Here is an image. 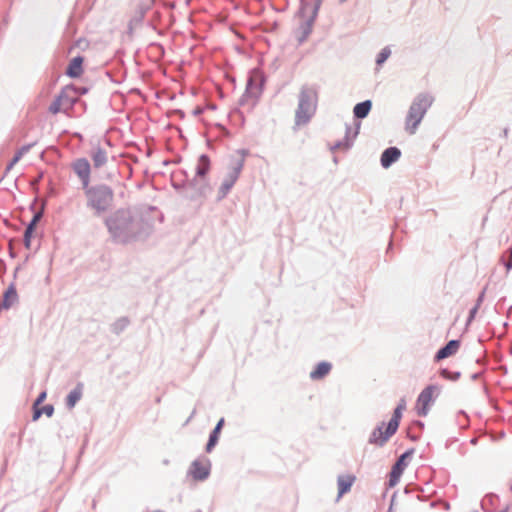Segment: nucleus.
Listing matches in <instances>:
<instances>
[{"label": "nucleus", "mask_w": 512, "mask_h": 512, "mask_svg": "<svg viewBox=\"0 0 512 512\" xmlns=\"http://www.w3.org/2000/svg\"><path fill=\"white\" fill-rule=\"evenodd\" d=\"M105 225L117 242L127 243L146 237L150 225L145 219L130 209H118L105 219Z\"/></svg>", "instance_id": "1"}, {"label": "nucleus", "mask_w": 512, "mask_h": 512, "mask_svg": "<svg viewBox=\"0 0 512 512\" xmlns=\"http://www.w3.org/2000/svg\"><path fill=\"white\" fill-rule=\"evenodd\" d=\"M86 197V206L95 216H101L112 206L114 200L113 189L106 184L87 185L82 188Z\"/></svg>", "instance_id": "2"}, {"label": "nucleus", "mask_w": 512, "mask_h": 512, "mask_svg": "<svg viewBox=\"0 0 512 512\" xmlns=\"http://www.w3.org/2000/svg\"><path fill=\"white\" fill-rule=\"evenodd\" d=\"M318 94L314 87L303 85L298 96V106L295 111V125L303 126L309 123L317 109Z\"/></svg>", "instance_id": "3"}, {"label": "nucleus", "mask_w": 512, "mask_h": 512, "mask_svg": "<svg viewBox=\"0 0 512 512\" xmlns=\"http://www.w3.org/2000/svg\"><path fill=\"white\" fill-rule=\"evenodd\" d=\"M210 167L211 162L209 156L206 154L200 155L195 168V176L189 181V186H192L195 192L192 194H186L187 199L197 200L199 198H204L211 192V186L206 180V175L208 174Z\"/></svg>", "instance_id": "4"}, {"label": "nucleus", "mask_w": 512, "mask_h": 512, "mask_svg": "<svg viewBox=\"0 0 512 512\" xmlns=\"http://www.w3.org/2000/svg\"><path fill=\"white\" fill-rule=\"evenodd\" d=\"M432 103L433 97L427 93H421L414 98L406 116V129L410 134L415 133Z\"/></svg>", "instance_id": "5"}, {"label": "nucleus", "mask_w": 512, "mask_h": 512, "mask_svg": "<svg viewBox=\"0 0 512 512\" xmlns=\"http://www.w3.org/2000/svg\"><path fill=\"white\" fill-rule=\"evenodd\" d=\"M321 0H316L314 4L307 0L300 1L299 15L304 20L300 24L301 37L299 38V42H304L307 37L312 32L313 24L316 20L319 8H320Z\"/></svg>", "instance_id": "6"}, {"label": "nucleus", "mask_w": 512, "mask_h": 512, "mask_svg": "<svg viewBox=\"0 0 512 512\" xmlns=\"http://www.w3.org/2000/svg\"><path fill=\"white\" fill-rule=\"evenodd\" d=\"M241 153L242 156L240 158L232 161L229 171L218 189V201L223 200L228 195L241 174L244 167L246 152L242 150Z\"/></svg>", "instance_id": "7"}, {"label": "nucleus", "mask_w": 512, "mask_h": 512, "mask_svg": "<svg viewBox=\"0 0 512 512\" xmlns=\"http://www.w3.org/2000/svg\"><path fill=\"white\" fill-rule=\"evenodd\" d=\"M414 452L415 449L410 448L397 458L389 473L388 484L390 487L395 486L399 482L401 475L408 465L407 459L411 458Z\"/></svg>", "instance_id": "8"}, {"label": "nucleus", "mask_w": 512, "mask_h": 512, "mask_svg": "<svg viewBox=\"0 0 512 512\" xmlns=\"http://www.w3.org/2000/svg\"><path fill=\"white\" fill-rule=\"evenodd\" d=\"M438 390V386L436 385H428L426 386L417 398V414L421 417H425L428 415L430 410V405L434 402L433 392Z\"/></svg>", "instance_id": "9"}, {"label": "nucleus", "mask_w": 512, "mask_h": 512, "mask_svg": "<svg viewBox=\"0 0 512 512\" xmlns=\"http://www.w3.org/2000/svg\"><path fill=\"white\" fill-rule=\"evenodd\" d=\"M74 173L79 177L82 188L90 184L91 165L86 158L76 159L72 163Z\"/></svg>", "instance_id": "10"}, {"label": "nucleus", "mask_w": 512, "mask_h": 512, "mask_svg": "<svg viewBox=\"0 0 512 512\" xmlns=\"http://www.w3.org/2000/svg\"><path fill=\"white\" fill-rule=\"evenodd\" d=\"M74 100L68 96V94L62 90L58 96L50 104L48 110L52 114H57L61 111L70 109L73 105Z\"/></svg>", "instance_id": "11"}, {"label": "nucleus", "mask_w": 512, "mask_h": 512, "mask_svg": "<svg viewBox=\"0 0 512 512\" xmlns=\"http://www.w3.org/2000/svg\"><path fill=\"white\" fill-rule=\"evenodd\" d=\"M210 469L211 463L209 460L206 461V464H203L199 460H194L189 468V474L194 480L204 481L209 477Z\"/></svg>", "instance_id": "12"}, {"label": "nucleus", "mask_w": 512, "mask_h": 512, "mask_svg": "<svg viewBox=\"0 0 512 512\" xmlns=\"http://www.w3.org/2000/svg\"><path fill=\"white\" fill-rule=\"evenodd\" d=\"M461 345L460 340L452 339L448 341L444 346H442L435 354L434 361L439 362L443 359H446L452 355H454Z\"/></svg>", "instance_id": "13"}, {"label": "nucleus", "mask_w": 512, "mask_h": 512, "mask_svg": "<svg viewBox=\"0 0 512 512\" xmlns=\"http://www.w3.org/2000/svg\"><path fill=\"white\" fill-rule=\"evenodd\" d=\"M261 93V85L254 82L252 78L247 81L244 94L239 100L240 105H244L249 99H252V104L255 103Z\"/></svg>", "instance_id": "14"}, {"label": "nucleus", "mask_w": 512, "mask_h": 512, "mask_svg": "<svg viewBox=\"0 0 512 512\" xmlns=\"http://www.w3.org/2000/svg\"><path fill=\"white\" fill-rule=\"evenodd\" d=\"M360 129V123L358 122L354 129H352L350 126L346 127V133L344 140L338 141L335 143V145L332 147V150L335 149H344L348 150L353 145L354 139L357 137Z\"/></svg>", "instance_id": "15"}, {"label": "nucleus", "mask_w": 512, "mask_h": 512, "mask_svg": "<svg viewBox=\"0 0 512 512\" xmlns=\"http://www.w3.org/2000/svg\"><path fill=\"white\" fill-rule=\"evenodd\" d=\"M402 414L403 410L395 407L392 417L387 423L384 440H389L397 432L402 419Z\"/></svg>", "instance_id": "16"}, {"label": "nucleus", "mask_w": 512, "mask_h": 512, "mask_svg": "<svg viewBox=\"0 0 512 512\" xmlns=\"http://www.w3.org/2000/svg\"><path fill=\"white\" fill-rule=\"evenodd\" d=\"M154 0H133V5L135 8V13L133 15L132 20L136 22H141L145 17L148 10L153 5Z\"/></svg>", "instance_id": "17"}, {"label": "nucleus", "mask_w": 512, "mask_h": 512, "mask_svg": "<svg viewBox=\"0 0 512 512\" xmlns=\"http://www.w3.org/2000/svg\"><path fill=\"white\" fill-rule=\"evenodd\" d=\"M18 301V294L16 287L13 283L9 285V287L3 293V299L0 303V312L2 310L10 309L15 302Z\"/></svg>", "instance_id": "18"}, {"label": "nucleus", "mask_w": 512, "mask_h": 512, "mask_svg": "<svg viewBox=\"0 0 512 512\" xmlns=\"http://www.w3.org/2000/svg\"><path fill=\"white\" fill-rule=\"evenodd\" d=\"M401 157V151L397 147L385 149L381 155L380 162L383 168H389Z\"/></svg>", "instance_id": "19"}, {"label": "nucleus", "mask_w": 512, "mask_h": 512, "mask_svg": "<svg viewBox=\"0 0 512 512\" xmlns=\"http://www.w3.org/2000/svg\"><path fill=\"white\" fill-rule=\"evenodd\" d=\"M224 423H225L224 418H221L217 422V424L215 425L213 430L210 432L209 438H208V442H207L206 447H205V450H206L207 453L212 452V450L217 445V443L219 441L220 434H221V430H222V428L224 426Z\"/></svg>", "instance_id": "20"}, {"label": "nucleus", "mask_w": 512, "mask_h": 512, "mask_svg": "<svg viewBox=\"0 0 512 512\" xmlns=\"http://www.w3.org/2000/svg\"><path fill=\"white\" fill-rule=\"evenodd\" d=\"M356 477L354 475H339L337 478L338 485V496L337 498H341L344 494L348 493L351 490L353 483L355 482Z\"/></svg>", "instance_id": "21"}, {"label": "nucleus", "mask_w": 512, "mask_h": 512, "mask_svg": "<svg viewBox=\"0 0 512 512\" xmlns=\"http://www.w3.org/2000/svg\"><path fill=\"white\" fill-rule=\"evenodd\" d=\"M90 157L93 161V167L96 169L103 167L108 160L106 150L100 146H97L91 150Z\"/></svg>", "instance_id": "22"}, {"label": "nucleus", "mask_w": 512, "mask_h": 512, "mask_svg": "<svg viewBox=\"0 0 512 512\" xmlns=\"http://www.w3.org/2000/svg\"><path fill=\"white\" fill-rule=\"evenodd\" d=\"M385 423L381 422L376 428L373 429L369 436V444L376 445L378 447H383L388 440H384L385 431H383Z\"/></svg>", "instance_id": "23"}, {"label": "nucleus", "mask_w": 512, "mask_h": 512, "mask_svg": "<svg viewBox=\"0 0 512 512\" xmlns=\"http://www.w3.org/2000/svg\"><path fill=\"white\" fill-rule=\"evenodd\" d=\"M83 395V383L79 382L75 386L73 390L69 392V394L66 397V407L68 409H73L77 402L82 398Z\"/></svg>", "instance_id": "24"}, {"label": "nucleus", "mask_w": 512, "mask_h": 512, "mask_svg": "<svg viewBox=\"0 0 512 512\" xmlns=\"http://www.w3.org/2000/svg\"><path fill=\"white\" fill-rule=\"evenodd\" d=\"M332 369V364L330 362H327V361H322V362H319L314 370H312L310 372V378L312 380H320L322 378H324L326 375L329 374V372L331 371Z\"/></svg>", "instance_id": "25"}, {"label": "nucleus", "mask_w": 512, "mask_h": 512, "mask_svg": "<svg viewBox=\"0 0 512 512\" xmlns=\"http://www.w3.org/2000/svg\"><path fill=\"white\" fill-rule=\"evenodd\" d=\"M82 63H83L82 57L77 56V57L73 58L68 65L66 74L71 78L79 77L83 72Z\"/></svg>", "instance_id": "26"}, {"label": "nucleus", "mask_w": 512, "mask_h": 512, "mask_svg": "<svg viewBox=\"0 0 512 512\" xmlns=\"http://www.w3.org/2000/svg\"><path fill=\"white\" fill-rule=\"evenodd\" d=\"M371 108H372L371 100H365L363 102L357 103L353 109L354 116L358 119H363V118L367 117Z\"/></svg>", "instance_id": "27"}, {"label": "nucleus", "mask_w": 512, "mask_h": 512, "mask_svg": "<svg viewBox=\"0 0 512 512\" xmlns=\"http://www.w3.org/2000/svg\"><path fill=\"white\" fill-rule=\"evenodd\" d=\"M172 186L175 190H177L179 193H181L184 197L187 198L186 194H192L195 192L194 188L192 186H189V181H178L176 179V176H173L172 178Z\"/></svg>", "instance_id": "28"}, {"label": "nucleus", "mask_w": 512, "mask_h": 512, "mask_svg": "<svg viewBox=\"0 0 512 512\" xmlns=\"http://www.w3.org/2000/svg\"><path fill=\"white\" fill-rule=\"evenodd\" d=\"M129 324L130 320L128 317H120L111 324V332L114 333L115 335H120L129 326Z\"/></svg>", "instance_id": "29"}, {"label": "nucleus", "mask_w": 512, "mask_h": 512, "mask_svg": "<svg viewBox=\"0 0 512 512\" xmlns=\"http://www.w3.org/2000/svg\"><path fill=\"white\" fill-rule=\"evenodd\" d=\"M439 374L442 378L450 381H457L461 377V372L459 371H450L447 368H441L439 370Z\"/></svg>", "instance_id": "30"}, {"label": "nucleus", "mask_w": 512, "mask_h": 512, "mask_svg": "<svg viewBox=\"0 0 512 512\" xmlns=\"http://www.w3.org/2000/svg\"><path fill=\"white\" fill-rule=\"evenodd\" d=\"M390 54H391L390 48L389 47H384L380 51V53L377 55L376 64L377 65H382L388 59Z\"/></svg>", "instance_id": "31"}, {"label": "nucleus", "mask_w": 512, "mask_h": 512, "mask_svg": "<svg viewBox=\"0 0 512 512\" xmlns=\"http://www.w3.org/2000/svg\"><path fill=\"white\" fill-rule=\"evenodd\" d=\"M496 498V496L494 495H486L482 501H481V507L484 511L486 512H491L490 510L487 509V505H492L493 504V500Z\"/></svg>", "instance_id": "32"}, {"label": "nucleus", "mask_w": 512, "mask_h": 512, "mask_svg": "<svg viewBox=\"0 0 512 512\" xmlns=\"http://www.w3.org/2000/svg\"><path fill=\"white\" fill-rule=\"evenodd\" d=\"M41 217H42L41 212L34 214L32 220L28 224V233H32L34 231V227H35L36 223L41 219Z\"/></svg>", "instance_id": "33"}, {"label": "nucleus", "mask_w": 512, "mask_h": 512, "mask_svg": "<svg viewBox=\"0 0 512 512\" xmlns=\"http://www.w3.org/2000/svg\"><path fill=\"white\" fill-rule=\"evenodd\" d=\"M42 414H45L47 417H52L54 414V406L52 404H47L41 407Z\"/></svg>", "instance_id": "34"}, {"label": "nucleus", "mask_w": 512, "mask_h": 512, "mask_svg": "<svg viewBox=\"0 0 512 512\" xmlns=\"http://www.w3.org/2000/svg\"><path fill=\"white\" fill-rule=\"evenodd\" d=\"M478 310H479V307H477V306H473L470 309L468 317H467V321H466L467 325H469L475 319V316H476Z\"/></svg>", "instance_id": "35"}, {"label": "nucleus", "mask_w": 512, "mask_h": 512, "mask_svg": "<svg viewBox=\"0 0 512 512\" xmlns=\"http://www.w3.org/2000/svg\"><path fill=\"white\" fill-rule=\"evenodd\" d=\"M46 397H47L46 391L40 392L39 395L37 396V398L35 399V401L33 402V405L40 406L45 401Z\"/></svg>", "instance_id": "36"}, {"label": "nucleus", "mask_w": 512, "mask_h": 512, "mask_svg": "<svg viewBox=\"0 0 512 512\" xmlns=\"http://www.w3.org/2000/svg\"><path fill=\"white\" fill-rule=\"evenodd\" d=\"M32 409H33L32 420L37 421L42 416L41 407L32 405Z\"/></svg>", "instance_id": "37"}, {"label": "nucleus", "mask_w": 512, "mask_h": 512, "mask_svg": "<svg viewBox=\"0 0 512 512\" xmlns=\"http://www.w3.org/2000/svg\"><path fill=\"white\" fill-rule=\"evenodd\" d=\"M500 263L505 267L507 273L512 269V258H500Z\"/></svg>", "instance_id": "38"}, {"label": "nucleus", "mask_w": 512, "mask_h": 512, "mask_svg": "<svg viewBox=\"0 0 512 512\" xmlns=\"http://www.w3.org/2000/svg\"><path fill=\"white\" fill-rule=\"evenodd\" d=\"M35 145V143H30V144H26V145H23L17 152L20 156L23 157V155H25L26 153L29 152V150Z\"/></svg>", "instance_id": "39"}, {"label": "nucleus", "mask_w": 512, "mask_h": 512, "mask_svg": "<svg viewBox=\"0 0 512 512\" xmlns=\"http://www.w3.org/2000/svg\"><path fill=\"white\" fill-rule=\"evenodd\" d=\"M486 289H487V287H484L483 290L479 293L474 306H477L480 308V306L483 303L484 298H485Z\"/></svg>", "instance_id": "40"}, {"label": "nucleus", "mask_w": 512, "mask_h": 512, "mask_svg": "<svg viewBox=\"0 0 512 512\" xmlns=\"http://www.w3.org/2000/svg\"><path fill=\"white\" fill-rule=\"evenodd\" d=\"M21 158L22 156H20L18 152H16L13 158L11 159L10 163L8 164L7 169H11Z\"/></svg>", "instance_id": "41"}, {"label": "nucleus", "mask_w": 512, "mask_h": 512, "mask_svg": "<svg viewBox=\"0 0 512 512\" xmlns=\"http://www.w3.org/2000/svg\"><path fill=\"white\" fill-rule=\"evenodd\" d=\"M31 235L32 233H28V226L26 227L25 229V233H24V242H25V246L27 248L30 247V238H31Z\"/></svg>", "instance_id": "42"}, {"label": "nucleus", "mask_w": 512, "mask_h": 512, "mask_svg": "<svg viewBox=\"0 0 512 512\" xmlns=\"http://www.w3.org/2000/svg\"><path fill=\"white\" fill-rule=\"evenodd\" d=\"M396 408H400L401 410H405L406 409V400L405 398H401L396 406Z\"/></svg>", "instance_id": "43"}, {"label": "nucleus", "mask_w": 512, "mask_h": 512, "mask_svg": "<svg viewBox=\"0 0 512 512\" xmlns=\"http://www.w3.org/2000/svg\"><path fill=\"white\" fill-rule=\"evenodd\" d=\"M414 425L417 426L418 428H420L421 430L424 429V423L420 420H415L414 422Z\"/></svg>", "instance_id": "44"}, {"label": "nucleus", "mask_w": 512, "mask_h": 512, "mask_svg": "<svg viewBox=\"0 0 512 512\" xmlns=\"http://www.w3.org/2000/svg\"><path fill=\"white\" fill-rule=\"evenodd\" d=\"M482 376V372H476L474 374L471 375V379L472 380H477L479 379L480 377Z\"/></svg>", "instance_id": "45"}, {"label": "nucleus", "mask_w": 512, "mask_h": 512, "mask_svg": "<svg viewBox=\"0 0 512 512\" xmlns=\"http://www.w3.org/2000/svg\"><path fill=\"white\" fill-rule=\"evenodd\" d=\"M408 437L412 441H418L419 440V436H417V435L408 434Z\"/></svg>", "instance_id": "46"}, {"label": "nucleus", "mask_w": 512, "mask_h": 512, "mask_svg": "<svg viewBox=\"0 0 512 512\" xmlns=\"http://www.w3.org/2000/svg\"><path fill=\"white\" fill-rule=\"evenodd\" d=\"M201 113H202V109L201 108H197V109L194 110V114L195 115H199Z\"/></svg>", "instance_id": "47"}, {"label": "nucleus", "mask_w": 512, "mask_h": 512, "mask_svg": "<svg viewBox=\"0 0 512 512\" xmlns=\"http://www.w3.org/2000/svg\"><path fill=\"white\" fill-rule=\"evenodd\" d=\"M476 362H477L478 364H483L485 361H484V360H482V359H477V361H476Z\"/></svg>", "instance_id": "48"}, {"label": "nucleus", "mask_w": 512, "mask_h": 512, "mask_svg": "<svg viewBox=\"0 0 512 512\" xmlns=\"http://www.w3.org/2000/svg\"><path fill=\"white\" fill-rule=\"evenodd\" d=\"M470 442H471V444H476V443H477V439H476V438H473V439H471V441H470Z\"/></svg>", "instance_id": "49"}, {"label": "nucleus", "mask_w": 512, "mask_h": 512, "mask_svg": "<svg viewBox=\"0 0 512 512\" xmlns=\"http://www.w3.org/2000/svg\"><path fill=\"white\" fill-rule=\"evenodd\" d=\"M509 256H512V246L509 248Z\"/></svg>", "instance_id": "50"}, {"label": "nucleus", "mask_w": 512, "mask_h": 512, "mask_svg": "<svg viewBox=\"0 0 512 512\" xmlns=\"http://www.w3.org/2000/svg\"><path fill=\"white\" fill-rule=\"evenodd\" d=\"M163 463H164L165 465H167V464H169V460H167V459H166V460H164V461H163Z\"/></svg>", "instance_id": "51"}, {"label": "nucleus", "mask_w": 512, "mask_h": 512, "mask_svg": "<svg viewBox=\"0 0 512 512\" xmlns=\"http://www.w3.org/2000/svg\"><path fill=\"white\" fill-rule=\"evenodd\" d=\"M500 512H508V510H507V509H504V510H502V511H500Z\"/></svg>", "instance_id": "52"}, {"label": "nucleus", "mask_w": 512, "mask_h": 512, "mask_svg": "<svg viewBox=\"0 0 512 512\" xmlns=\"http://www.w3.org/2000/svg\"><path fill=\"white\" fill-rule=\"evenodd\" d=\"M2 263H3V260H2V258H0V264H2Z\"/></svg>", "instance_id": "53"}, {"label": "nucleus", "mask_w": 512, "mask_h": 512, "mask_svg": "<svg viewBox=\"0 0 512 512\" xmlns=\"http://www.w3.org/2000/svg\"><path fill=\"white\" fill-rule=\"evenodd\" d=\"M510 490H511V492H512V484H511Z\"/></svg>", "instance_id": "54"}]
</instances>
